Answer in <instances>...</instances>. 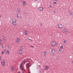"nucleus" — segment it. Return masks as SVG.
Listing matches in <instances>:
<instances>
[{
	"label": "nucleus",
	"mask_w": 73,
	"mask_h": 73,
	"mask_svg": "<svg viewBox=\"0 0 73 73\" xmlns=\"http://www.w3.org/2000/svg\"><path fill=\"white\" fill-rule=\"evenodd\" d=\"M51 46H56L57 45V42L54 41H52L50 44Z\"/></svg>",
	"instance_id": "1"
},
{
	"label": "nucleus",
	"mask_w": 73,
	"mask_h": 73,
	"mask_svg": "<svg viewBox=\"0 0 73 73\" xmlns=\"http://www.w3.org/2000/svg\"><path fill=\"white\" fill-rule=\"evenodd\" d=\"M30 63H31V62H29V63L27 64L26 65L27 69V70L29 71V73H31V72L29 71V69L30 66H31V64H30Z\"/></svg>",
	"instance_id": "2"
},
{
	"label": "nucleus",
	"mask_w": 73,
	"mask_h": 73,
	"mask_svg": "<svg viewBox=\"0 0 73 73\" xmlns=\"http://www.w3.org/2000/svg\"><path fill=\"white\" fill-rule=\"evenodd\" d=\"M22 64H22V63H21L20 64L19 66L20 69H21V70H25H25L24 69V66H22Z\"/></svg>",
	"instance_id": "3"
},
{
	"label": "nucleus",
	"mask_w": 73,
	"mask_h": 73,
	"mask_svg": "<svg viewBox=\"0 0 73 73\" xmlns=\"http://www.w3.org/2000/svg\"><path fill=\"white\" fill-rule=\"evenodd\" d=\"M12 24L14 25H16V20L15 19H13V20Z\"/></svg>",
	"instance_id": "4"
},
{
	"label": "nucleus",
	"mask_w": 73,
	"mask_h": 73,
	"mask_svg": "<svg viewBox=\"0 0 73 73\" xmlns=\"http://www.w3.org/2000/svg\"><path fill=\"white\" fill-rule=\"evenodd\" d=\"M51 52L52 54L53 55H54V54H55V53H56V51H55V50L52 49H51Z\"/></svg>",
	"instance_id": "5"
},
{
	"label": "nucleus",
	"mask_w": 73,
	"mask_h": 73,
	"mask_svg": "<svg viewBox=\"0 0 73 73\" xmlns=\"http://www.w3.org/2000/svg\"><path fill=\"white\" fill-rule=\"evenodd\" d=\"M29 60H30V59L28 58H27L26 59L24 60V61L23 62V64H25V62H28V61Z\"/></svg>",
	"instance_id": "6"
},
{
	"label": "nucleus",
	"mask_w": 73,
	"mask_h": 73,
	"mask_svg": "<svg viewBox=\"0 0 73 73\" xmlns=\"http://www.w3.org/2000/svg\"><path fill=\"white\" fill-rule=\"evenodd\" d=\"M15 41L16 43H19V42H20V39L19 38H17L15 40Z\"/></svg>",
	"instance_id": "7"
},
{
	"label": "nucleus",
	"mask_w": 73,
	"mask_h": 73,
	"mask_svg": "<svg viewBox=\"0 0 73 73\" xmlns=\"http://www.w3.org/2000/svg\"><path fill=\"white\" fill-rule=\"evenodd\" d=\"M58 27L59 28L62 29V25L61 24H58Z\"/></svg>",
	"instance_id": "8"
},
{
	"label": "nucleus",
	"mask_w": 73,
	"mask_h": 73,
	"mask_svg": "<svg viewBox=\"0 0 73 73\" xmlns=\"http://www.w3.org/2000/svg\"><path fill=\"white\" fill-rule=\"evenodd\" d=\"M29 33V32L27 31H25V35L26 36H28V33Z\"/></svg>",
	"instance_id": "9"
},
{
	"label": "nucleus",
	"mask_w": 73,
	"mask_h": 73,
	"mask_svg": "<svg viewBox=\"0 0 73 73\" xmlns=\"http://www.w3.org/2000/svg\"><path fill=\"white\" fill-rule=\"evenodd\" d=\"M1 64L3 66H5V61H3L1 62Z\"/></svg>",
	"instance_id": "10"
},
{
	"label": "nucleus",
	"mask_w": 73,
	"mask_h": 73,
	"mask_svg": "<svg viewBox=\"0 0 73 73\" xmlns=\"http://www.w3.org/2000/svg\"><path fill=\"white\" fill-rule=\"evenodd\" d=\"M26 4H27V2H26V1H22V5H26Z\"/></svg>",
	"instance_id": "11"
},
{
	"label": "nucleus",
	"mask_w": 73,
	"mask_h": 73,
	"mask_svg": "<svg viewBox=\"0 0 73 73\" xmlns=\"http://www.w3.org/2000/svg\"><path fill=\"white\" fill-rule=\"evenodd\" d=\"M17 17H19V18H21V17H22L21 15L19 14H17Z\"/></svg>",
	"instance_id": "12"
},
{
	"label": "nucleus",
	"mask_w": 73,
	"mask_h": 73,
	"mask_svg": "<svg viewBox=\"0 0 73 73\" xmlns=\"http://www.w3.org/2000/svg\"><path fill=\"white\" fill-rule=\"evenodd\" d=\"M22 53H23L22 50H19L18 52L19 54H22Z\"/></svg>",
	"instance_id": "13"
},
{
	"label": "nucleus",
	"mask_w": 73,
	"mask_h": 73,
	"mask_svg": "<svg viewBox=\"0 0 73 73\" xmlns=\"http://www.w3.org/2000/svg\"><path fill=\"white\" fill-rule=\"evenodd\" d=\"M10 54V52H9V51L8 50H7L6 51V54H7V55H9V54Z\"/></svg>",
	"instance_id": "14"
},
{
	"label": "nucleus",
	"mask_w": 73,
	"mask_h": 73,
	"mask_svg": "<svg viewBox=\"0 0 73 73\" xmlns=\"http://www.w3.org/2000/svg\"><path fill=\"white\" fill-rule=\"evenodd\" d=\"M46 53H47V52L46 51H43L44 56H46Z\"/></svg>",
	"instance_id": "15"
},
{
	"label": "nucleus",
	"mask_w": 73,
	"mask_h": 73,
	"mask_svg": "<svg viewBox=\"0 0 73 73\" xmlns=\"http://www.w3.org/2000/svg\"><path fill=\"white\" fill-rule=\"evenodd\" d=\"M49 67L48 66H46L45 67V69L46 70H48L49 69Z\"/></svg>",
	"instance_id": "16"
},
{
	"label": "nucleus",
	"mask_w": 73,
	"mask_h": 73,
	"mask_svg": "<svg viewBox=\"0 0 73 73\" xmlns=\"http://www.w3.org/2000/svg\"><path fill=\"white\" fill-rule=\"evenodd\" d=\"M38 9L40 11H42L43 10V8L42 7H40L38 8Z\"/></svg>",
	"instance_id": "17"
},
{
	"label": "nucleus",
	"mask_w": 73,
	"mask_h": 73,
	"mask_svg": "<svg viewBox=\"0 0 73 73\" xmlns=\"http://www.w3.org/2000/svg\"><path fill=\"white\" fill-rule=\"evenodd\" d=\"M62 50H64V48H59V50L60 52H61L62 51Z\"/></svg>",
	"instance_id": "18"
},
{
	"label": "nucleus",
	"mask_w": 73,
	"mask_h": 73,
	"mask_svg": "<svg viewBox=\"0 0 73 73\" xmlns=\"http://www.w3.org/2000/svg\"><path fill=\"white\" fill-rule=\"evenodd\" d=\"M60 48H61L62 49L64 48V47H63V46L62 45H61L59 46Z\"/></svg>",
	"instance_id": "19"
},
{
	"label": "nucleus",
	"mask_w": 73,
	"mask_h": 73,
	"mask_svg": "<svg viewBox=\"0 0 73 73\" xmlns=\"http://www.w3.org/2000/svg\"><path fill=\"white\" fill-rule=\"evenodd\" d=\"M16 12H18V13H19V12H20V10H19V9H16Z\"/></svg>",
	"instance_id": "20"
},
{
	"label": "nucleus",
	"mask_w": 73,
	"mask_h": 73,
	"mask_svg": "<svg viewBox=\"0 0 73 73\" xmlns=\"http://www.w3.org/2000/svg\"><path fill=\"white\" fill-rule=\"evenodd\" d=\"M11 69L12 71H13V70H14V68H13V67H11Z\"/></svg>",
	"instance_id": "21"
},
{
	"label": "nucleus",
	"mask_w": 73,
	"mask_h": 73,
	"mask_svg": "<svg viewBox=\"0 0 73 73\" xmlns=\"http://www.w3.org/2000/svg\"><path fill=\"white\" fill-rule=\"evenodd\" d=\"M2 44V42H1V40H0V44Z\"/></svg>",
	"instance_id": "22"
},
{
	"label": "nucleus",
	"mask_w": 73,
	"mask_h": 73,
	"mask_svg": "<svg viewBox=\"0 0 73 73\" xmlns=\"http://www.w3.org/2000/svg\"><path fill=\"white\" fill-rule=\"evenodd\" d=\"M4 52L3 51H2V52H1L2 54H4Z\"/></svg>",
	"instance_id": "23"
},
{
	"label": "nucleus",
	"mask_w": 73,
	"mask_h": 73,
	"mask_svg": "<svg viewBox=\"0 0 73 73\" xmlns=\"http://www.w3.org/2000/svg\"><path fill=\"white\" fill-rule=\"evenodd\" d=\"M30 46H31V47H32V48H35V47L34 46H32L30 45Z\"/></svg>",
	"instance_id": "24"
},
{
	"label": "nucleus",
	"mask_w": 73,
	"mask_h": 73,
	"mask_svg": "<svg viewBox=\"0 0 73 73\" xmlns=\"http://www.w3.org/2000/svg\"><path fill=\"white\" fill-rule=\"evenodd\" d=\"M1 47L2 48H4V45H2L1 46Z\"/></svg>",
	"instance_id": "25"
},
{
	"label": "nucleus",
	"mask_w": 73,
	"mask_h": 73,
	"mask_svg": "<svg viewBox=\"0 0 73 73\" xmlns=\"http://www.w3.org/2000/svg\"><path fill=\"white\" fill-rule=\"evenodd\" d=\"M54 1H56V2H57V0H54Z\"/></svg>",
	"instance_id": "26"
},
{
	"label": "nucleus",
	"mask_w": 73,
	"mask_h": 73,
	"mask_svg": "<svg viewBox=\"0 0 73 73\" xmlns=\"http://www.w3.org/2000/svg\"><path fill=\"white\" fill-rule=\"evenodd\" d=\"M63 32H64H64H65V30H63Z\"/></svg>",
	"instance_id": "27"
},
{
	"label": "nucleus",
	"mask_w": 73,
	"mask_h": 73,
	"mask_svg": "<svg viewBox=\"0 0 73 73\" xmlns=\"http://www.w3.org/2000/svg\"><path fill=\"white\" fill-rule=\"evenodd\" d=\"M56 2H54L53 4H56Z\"/></svg>",
	"instance_id": "28"
},
{
	"label": "nucleus",
	"mask_w": 73,
	"mask_h": 73,
	"mask_svg": "<svg viewBox=\"0 0 73 73\" xmlns=\"http://www.w3.org/2000/svg\"><path fill=\"white\" fill-rule=\"evenodd\" d=\"M50 8H51V7H52V6H51V5H50Z\"/></svg>",
	"instance_id": "29"
},
{
	"label": "nucleus",
	"mask_w": 73,
	"mask_h": 73,
	"mask_svg": "<svg viewBox=\"0 0 73 73\" xmlns=\"http://www.w3.org/2000/svg\"><path fill=\"white\" fill-rule=\"evenodd\" d=\"M1 60V57H0V60Z\"/></svg>",
	"instance_id": "30"
},
{
	"label": "nucleus",
	"mask_w": 73,
	"mask_h": 73,
	"mask_svg": "<svg viewBox=\"0 0 73 73\" xmlns=\"http://www.w3.org/2000/svg\"><path fill=\"white\" fill-rule=\"evenodd\" d=\"M18 73H21V72H20L19 71V72H18Z\"/></svg>",
	"instance_id": "31"
},
{
	"label": "nucleus",
	"mask_w": 73,
	"mask_h": 73,
	"mask_svg": "<svg viewBox=\"0 0 73 73\" xmlns=\"http://www.w3.org/2000/svg\"><path fill=\"white\" fill-rule=\"evenodd\" d=\"M54 13H56V11H54Z\"/></svg>",
	"instance_id": "32"
},
{
	"label": "nucleus",
	"mask_w": 73,
	"mask_h": 73,
	"mask_svg": "<svg viewBox=\"0 0 73 73\" xmlns=\"http://www.w3.org/2000/svg\"><path fill=\"white\" fill-rule=\"evenodd\" d=\"M29 40H31V41H32V40L30 39H29Z\"/></svg>",
	"instance_id": "33"
},
{
	"label": "nucleus",
	"mask_w": 73,
	"mask_h": 73,
	"mask_svg": "<svg viewBox=\"0 0 73 73\" xmlns=\"http://www.w3.org/2000/svg\"><path fill=\"white\" fill-rule=\"evenodd\" d=\"M4 52H5V50H4Z\"/></svg>",
	"instance_id": "34"
},
{
	"label": "nucleus",
	"mask_w": 73,
	"mask_h": 73,
	"mask_svg": "<svg viewBox=\"0 0 73 73\" xmlns=\"http://www.w3.org/2000/svg\"><path fill=\"white\" fill-rule=\"evenodd\" d=\"M72 63L73 64V60L72 61Z\"/></svg>",
	"instance_id": "35"
},
{
	"label": "nucleus",
	"mask_w": 73,
	"mask_h": 73,
	"mask_svg": "<svg viewBox=\"0 0 73 73\" xmlns=\"http://www.w3.org/2000/svg\"><path fill=\"white\" fill-rule=\"evenodd\" d=\"M64 42H65V41H64Z\"/></svg>",
	"instance_id": "36"
}]
</instances>
